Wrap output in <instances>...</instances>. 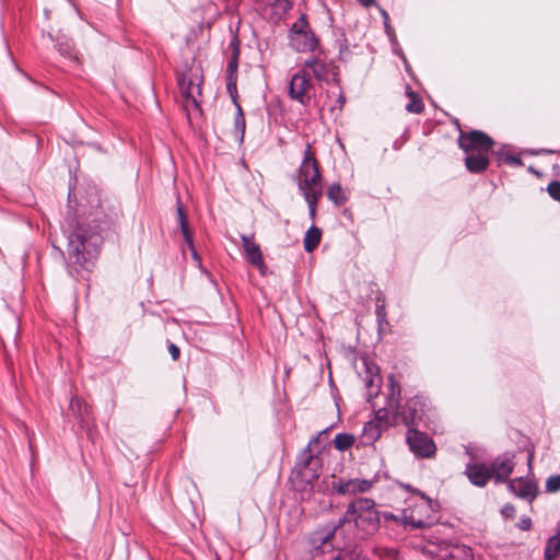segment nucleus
<instances>
[{"instance_id":"obj_44","label":"nucleus","mask_w":560,"mask_h":560,"mask_svg":"<svg viewBox=\"0 0 560 560\" xmlns=\"http://www.w3.org/2000/svg\"><path fill=\"white\" fill-rule=\"evenodd\" d=\"M339 100H340V101H341V103L343 104V102H345L343 96H339Z\"/></svg>"},{"instance_id":"obj_29","label":"nucleus","mask_w":560,"mask_h":560,"mask_svg":"<svg viewBox=\"0 0 560 560\" xmlns=\"http://www.w3.org/2000/svg\"><path fill=\"white\" fill-rule=\"evenodd\" d=\"M275 7L284 13L291 9L292 2L290 0H275Z\"/></svg>"},{"instance_id":"obj_38","label":"nucleus","mask_w":560,"mask_h":560,"mask_svg":"<svg viewBox=\"0 0 560 560\" xmlns=\"http://www.w3.org/2000/svg\"><path fill=\"white\" fill-rule=\"evenodd\" d=\"M376 314L380 319H383L385 316L384 306H377Z\"/></svg>"},{"instance_id":"obj_22","label":"nucleus","mask_w":560,"mask_h":560,"mask_svg":"<svg viewBox=\"0 0 560 560\" xmlns=\"http://www.w3.org/2000/svg\"><path fill=\"white\" fill-rule=\"evenodd\" d=\"M353 442L354 438L346 433L337 434L334 440L335 447L339 451H345L349 448L353 444Z\"/></svg>"},{"instance_id":"obj_4","label":"nucleus","mask_w":560,"mask_h":560,"mask_svg":"<svg viewBox=\"0 0 560 560\" xmlns=\"http://www.w3.org/2000/svg\"><path fill=\"white\" fill-rule=\"evenodd\" d=\"M318 45V39L312 32L306 19L302 15L290 32V46L299 52L313 51Z\"/></svg>"},{"instance_id":"obj_18","label":"nucleus","mask_w":560,"mask_h":560,"mask_svg":"<svg viewBox=\"0 0 560 560\" xmlns=\"http://www.w3.org/2000/svg\"><path fill=\"white\" fill-rule=\"evenodd\" d=\"M322 237V231L312 225L305 233L304 237V249L307 253L313 252L319 244Z\"/></svg>"},{"instance_id":"obj_8","label":"nucleus","mask_w":560,"mask_h":560,"mask_svg":"<svg viewBox=\"0 0 560 560\" xmlns=\"http://www.w3.org/2000/svg\"><path fill=\"white\" fill-rule=\"evenodd\" d=\"M514 458L515 455L508 452L493 459L490 470L495 483L509 481L515 466Z\"/></svg>"},{"instance_id":"obj_1","label":"nucleus","mask_w":560,"mask_h":560,"mask_svg":"<svg viewBox=\"0 0 560 560\" xmlns=\"http://www.w3.org/2000/svg\"><path fill=\"white\" fill-rule=\"evenodd\" d=\"M378 526V514L375 510L374 502L368 498H360L349 504L346 514L339 520L338 525L326 533H318L313 538V542L320 541V546L326 545L330 537L342 533L343 530L352 532L354 528L365 534H371Z\"/></svg>"},{"instance_id":"obj_24","label":"nucleus","mask_w":560,"mask_h":560,"mask_svg":"<svg viewBox=\"0 0 560 560\" xmlns=\"http://www.w3.org/2000/svg\"><path fill=\"white\" fill-rule=\"evenodd\" d=\"M381 377L377 374H371V376L365 381V385L369 389L368 397L371 399L373 396H376L380 389Z\"/></svg>"},{"instance_id":"obj_26","label":"nucleus","mask_w":560,"mask_h":560,"mask_svg":"<svg viewBox=\"0 0 560 560\" xmlns=\"http://www.w3.org/2000/svg\"><path fill=\"white\" fill-rule=\"evenodd\" d=\"M70 409L77 417H82L83 412H88V406L77 396L71 398Z\"/></svg>"},{"instance_id":"obj_36","label":"nucleus","mask_w":560,"mask_h":560,"mask_svg":"<svg viewBox=\"0 0 560 560\" xmlns=\"http://www.w3.org/2000/svg\"><path fill=\"white\" fill-rule=\"evenodd\" d=\"M316 441H317V439L312 440V441L308 443L307 448L305 450V453H304V454H306V455H307V456H306L305 464H304V466H305V467H306V466L311 463V460L313 459V455H312V453H311V445H312V443H314V442H316Z\"/></svg>"},{"instance_id":"obj_5","label":"nucleus","mask_w":560,"mask_h":560,"mask_svg":"<svg viewBox=\"0 0 560 560\" xmlns=\"http://www.w3.org/2000/svg\"><path fill=\"white\" fill-rule=\"evenodd\" d=\"M313 84L311 78L303 68L294 73L289 82V95L301 105H308Z\"/></svg>"},{"instance_id":"obj_17","label":"nucleus","mask_w":560,"mask_h":560,"mask_svg":"<svg viewBox=\"0 0 560 560\" xmlns=\"http://www.w3.org/2000/svg\"><path fill=\"white\" fill-rule=\"evenodd\" d=\"M302 68L304 71L311 69L313 75L317 81H325L328 79V66L317 58H311L303 62Z\"/></svg>"},{"instance_id":"obj_21","label":"nucleus","mask_w":560,"mask_h":560,"mask_svg":"<svg viewBox=\"0 0 560 560\" xmlns=\"http://www.w3.org/2000/svg\"><path fill=\"white\" fill-rule=\"evenodd\" d=\"M327 197L330 201H332L337 206L345 203L347 200L345 191L339 184H332L329 187V189L327 191Z\"/></svg>"},{"instance_id":"obj_11","label":"nucleus","mask_w":560,"mask_h":560,"mask_svg":"<svg viewBox=\"0 0 560 560\" xmlns=\"http://www.w3.org/2000/svg\"><path fill=\"white\" fill-rule=\"evenodd\" d=\"M464 474L474 486L480 488L485 487L492 478L490 467L478 462L468 463Z\"/></svg>"},{"instance_id":"obj_33","label":"nucleus","mask_w":560,"mask_h":560,"mask_svg":"<svg viewBox=\"0 0 560 560\" xmlns=\"http://www.w3.org/2000/svg\"><path fill=\"white\" fill-rule=\"evenodd\" d=\"M518 528L522 530H528L532 526V521L529 517H522L517 524Z\"/></svg>"},{"instance_id":"obj_23","label":"nucleus","mask_w":560,"mask_h":560,"mask_svg":"<svg viewBox=\"0 0 560 560\" xmlns=\"http://www.w3.org/2000/svg\"><path fill=\"white\" fill-rule=\"evenodd\" d=\"M410 102L406 105L409 113L420 114L423 110V103L412 91L408 92Z\"/></svg>"},{"instance_id":"obj_37","label":"nucleus","mask_w":560,"mask_h":560,"mask_svg":"<svg viewBox=\"0 0 560 560\" xmlns=\"http://www.w3.org/2000/svg\"><path fill=\"white\" fill-rule=\"evenodd\" d=\"M506 161L510 163V164H513V165H522V161L520 158H516V156H508L506 158Z\"/></svg>"},{"instance_id":"obj_39","label":"nucleus","mask_w":560,"mask_h":560,"mask_svg":"<svg viewBox=\"0 0 560 560\" xmlns=\"http://www.w3.org/2000/svg\"><path fill=\"white\" fill-rule=\"evenodd\" d=\"M363 7L369 8L374 4L375 0H358Z\"/></svg>"},{"instance_id":"obj_28","label":"nucleus","mask_w":560,"mask_h":560,"mask_svg":"<svg viewBox=\"0 0 560 560\" xmlns=\"http://www.w3.org/2000/svg\"><path fill=\"white\" fill-rule=\"evenodd\" d=\"M547 191L552 199L560 201V182H551L547 187Z\"/></svg>"},{"instance_id":"obj_10","label":"nucleus","mask_w":560,"mask_h":560,"mask_svg":"<svg viewBox=\"0 0 560 560\" xmlns=\"http://www.w3.org/2000/svg\"><path fill=\"white\" fill-rule=\"evenodd\" d=\"M430 508V503L423 500L417 504L413 509H405L402 512L404 523L410 525L412 528H424L431 525L429 518L423 517V513H427Z\"/></svg>"},{"instance_id":"obj_40","label":"nucleus","mask_w":560,"mask_h":560,"mask_svg":"<svg viewBox=\"0 0 560 560\" xmlns=\"http://www.w3.org/2000/svg\"><path fill=\"white\" fill-rule=\"evenodd\" d=\"M375 429H376V428H375V425H373L372 423H369V424L364 428V432H365V434H366L369 430H371V431H372V430H375Z\"/></svg>"},{"instance_id":"obj_31","label":"nucleus","mask_w":560,"mask_h":560,"mask_svg":"<svg viewBox=\"0 0 560 560\" xmlns=\"http://www.w3.org/2000/svg\"><path fill=\"white\" fill-rule=\"evenodd\" d=\"M501 514L505 518H512L515 515V508L512 504H505L501 509Z\"/></svg>"},{"instance_id":"obj_9","label":"nucleus","mask_w":560,"mask_h":560,"mask_svg":"<svg viewBox=\"0 0 560 560\" xmlns=\"http://www.w3.org/2000/svg\"><path fill=\"white\" fill-rule=\"evenodd\" d=\"M508 489L516 497L532 502L537 495V485L532 479L518 477L508 481Z\"/></svg>"},{"instance_id":"obj_7","label":"nucleus","mask_w":560,"mask_h":560,"mask_svg":"<svg viewBox=\"0 0 560 560\" xmlns=\"http://www.w3.org/2000/svg\"><path fill=\"white\" fill-rule=\"evenodd\" d=\"M410 451L419 457L430 458L435 455L436 446L433 440L418 430H409L406 436Z\"/></svg>"},{"instance_id":"obj_27","label":"nucleus","mask_w":560,"mask_h":560,"mask_svg":"<svg viewBox=\"0 0 560 560\" xmlns=\"http://www.w3.org/2000/svg\"><path fill=\"white\" fill-rule=\"evenodd\" d=\"M546 490L548 492H557L560 490V476H550L546 481Z\"/></svg>"},{"instance_id":"obj_13","label":"nucleus","mask_w":560,"mask_h":560,"mask_svg":"<svg viewBox=\"0 0 560 560\" xmlns=\"http://www.w3.org/2000/svg\"><path fill=\"white\" fill-rule=\"evenodd\" d=\"M241 238L245 256L248 261L262 270L265 268V262L259 245L256 244L255 241L247 235H242Z\"/></svg>"},{"instance_id":"obj_42","label":"nucleus","mask_w":560,"mask_h":560,"mask_svg":"<svg viewBox=\"0 0 560 560\" xmlns=\"http://www.w3.org/2000/svg\"><path fill=\"white\" fill-rule=\"evenodd\" d=\"M301 474L303 475V477L307 478V474L304 470L301 471Z\"/></svg>"},{"instance_id":"obj_16","label":"nucleus","mask_w":560,"mask_h":560,"mask_svg":"<svg viewBox=\"0 0 560 560\" xmlns=\"http://www.w3.org/2000/svg\"><path fill=\"white\" fill-rule=\"evenodd\" d=\"M177 219H178V223H179V226H180V231H182L183 236H184L185 244L190 249L192 258L195 260H199L198 254H197V252L195 249V246H194L192 235H191V232H190V230L188 228V224H187L185 212H184V210H183V208L180 206L177 207Z\"/></svg>"},{"instance_id":"obj_43","label":"nucleus","mask_w":560,"mask_h":560,"mask_svg":"<svg viewBox=\"0 0 560 560\" xmlns=\"http://www.w3.org/2000/svg\"><path fill=\"white\" fill-rule=\"evenodd\" d=\"M336 560H347V559L342 556V557H338Z\"/></svg>"},{"instance_id":"obj_19","label":"nucleus","mask_w":560,"mask_h":560,"mask_svg":"<svg viewBox=\"0 0 560 560\" xmlns=\"http://www.w3.org/2000/svg\"><path fill=\"white\" fill-rule=\"evenodd\" d=\"M419 401L417 399H411L407 402L406 409L404 410V418L406 422L416 424L417 421L421 419L422 415L417 409Z\"/></svg>"},{"instance_id":"obj_15","label":"nucleus","mask_w":560,"mask_h":560,"mask_svg":"<svg viewBox=\"0 0 560 560\" xmlns=\"http://www.w3.org/2000/svg\"><path fill=\"white\" fill-rule=\"evenodd\" d=\"M466 153L465 165L471 173L483 172L489 165L488 153H474L471 151H464Z\"/></svg>"},{"instance_id":"obj_2","label":"nucleus","mask_w":560,"mask_h":560,"mask_svg":"<svg viewBox=\"0 0 560 560\" xmlns=\"http://www.w3.org/2000/svg\"><path fill=\"white\" fill-rule=\"evenodd\" d=\"M103 238L98 230L79 224L68 235V259L75 270L89 269L97 257Z\"/></svg>"},{"instance_id":"obj_34","label":"nucleus","mask_w":560,"mask_h":560,"mask_svg":"<svg viewBox=\"0 0 560 560\" xmlns=\"http://www.w3.org/2000/svg\"><path fill=\"white\" fill-rule=\"evenodd\" d=\"M168 352H170V354H171L173 360L176 361L179 358L180 351H179V348L176 345L170 343Z\"/></svg>"},{"instance_id":"obj_41","label":"nucleus","mask_w":560,"mask_h":560,"mask_svg":"<svg viewBox=\"0 0 560 560\" xmlns=\"http://www.w3.org/2000/svg\"><path fill=\"white\" fill-rule=\"evenodd\" d=\"M257 3H265L267 0H255Z\"/></svg>"},{"instance_id":"obj_25","label":"nucleus","mask_w":560,"mask_h":560,"mask_svg":"<svg viewBox=\"0 0 560 560\" xmlns=\"http://www.w3.org/2000/svg\"><path fill=\"white\" fill-rule=\"evenodd\" d=\"M245 132V118L240 106L235 116V133L240 141H243Z\"/></svg>"},{"instance_id":"obj_12","label":"nucleus","mask_w":560,"mask_h":560,"mask_svg":"<svg viewBox=\"0 0 560 560\" xmlns=\"http://www.w3.org/2000/svg\"><path fill=\"white\" fill-rule=\"evenodd\" d=\"M372 487V481L368 479H340L338 483H334L332 489L339 494L354 495L358 493L368 492Z\"/></svg>"},{"instance_id":"obj_32","label":"nucleus","mask_w":560,"mask_h":560,"mask_svg":"<svg viewBox=\"0 0 560 560\" xmlns=\"http://www.w3.org/2000/svg\"><path fill=\"white\" fill-rule=\"evenodd\" d=\"M236 69H237V62H236V60L231 61V62L229 63V71H230V73L235 72V71H236ZM232 86H233V88H235V83H234V82H232V74H230L229 82H228V89H229V91H231Z\"/></svg>"},{"instance_id":"obj_6","label":"nucleus","mask_w":560,"mask_h":560,"mask_svg":"<svg viewBox=\"0 0 560 560\" xmlns=\"http://www.w3.org/2000/svg\"><path fill=\"white\" fill-rule=\"evenodd\" d=\"M458 144L463 151L489 153L493 145V141L489 136L479 130H472L469 132L460 131Z\"/></svg>"},{"instance_id":"obj_20","label":"nucleus","mask_w":560,"mask_h":560,"mask_svg":"<svg viewBox=\"0 0 560 560\" xmlns=\"http://www.w3.org/2000/svg\"><path fill=\"white\" fill-rule=\"evenodd\" d=\"M560 551V534L550 537L545 548V560H555Z\"/></svg>"},{"instance_id":"obj_30","label":"nucleus","mask_w":560,"mask_h":560,"mask_svg":"<svg viewBox=\"0 0 560 560\" xmlns=\"http://www.w3.org/2000/svg\"><path fill=\"white\" fill-rule=\"evenodd\" d=\"M389 383H390V386H392V397H390V400L392 401H398V398L396 399L395 396L397 395V397H399V394H400V389H399V386L395 383V380H394V376H389L388 378Z\"/></svg>"},{"instance_id":"obj_14","label":"nucleus","mask_w":560,"mask_h":560,"mask_svg":"<svg viewBox=\"0 0 560 560\" xmlns=\"http://www.w3.org/2000/svg\"><path fill=\"white\" fill-rule=\"evenodd\" d=\"M179 88L186 97H194L195 93L200 94L201 78L198 71H190L189 77L186 74L178 79Z\"/></svg>"},{"instance_id":"obj_3","label":"nucleus","mask_w":560,"mask_h":560,"mask_svg":"<svg viewBox=\"0 0 560 560\" xmlns=\"http://www.w3.org/2000/svg\"><path fill=\"white\" fill-rule=\"evenodd\" d=\"M296 182L308 206L310 217L314 220L317 202L323 195V183L318 163L310 145L305 149L302 163L298 168Z\"/></svg>"},{"instance_id":"obj_35","label":"nucleus","mask_w":560,"mask_h":560,"mask_svg":"<svg viewBox=\"0 0 560 560\" xmlns=\"http://www.w3.org/2000/svg\"><path fill=\"white\" fill-rule=\"evenodd\" d=\"M382 15L384 18V24H385L386 33H387L388 36L393 37L394 36V31L388 25V14H387V12L386 11H382Z\"/></svg>"}]
</instances>
